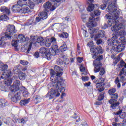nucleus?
Returning <instances> with one entry per match:
<instances>
[{
  "label": "nucleus",
  "mask_w": 126,
  "mask_h": 126,
  "mask_svg": "<svg viewBox=\"0 0 126 126\" xmlns=\"http://www.w3.org/2000/svg\"><path fill=\"white\" fill-rule=\"evenodd\" d=\"M105 34L106 32H105V31L100 30L98 33L94 35V40H98L99 38L102 39V38H104V37H105Z\"/></svg>",
  "instance_id": "obj_19"
},
{
  "label": "nucleus",
  "mask_w": 126,
  "mask_h": 126,
  "mask_svg": "<svg viewBox=\"0 0 126 126\" xmlns=\"http://www.w3.org/2000/svg\"><path fill=\"white\" fill-rule=\"evenodd\" d=\"M7 101L5 100L4 99H0V106L1 107H4L7 105Z\"/></svg>",
  "instance_id": "obj_31"
},
{
  "label": "nucleus",
  "mask_w": 126,
  "mask_h": 126,
  "mask_svg": "<svg viewBox=\"0 0 126 126\" xmlns=\"http://www.w3.org/2000/svg\"><path fill=\"white\" fill-rule=\"evenodd\" d=\"M80 70L81 72H83L82 74H84L85 75L87 74V72L85 71V67L81 65L80 67Z\"/></svg>",
  "instance_id": "obj_37"
},
{
  "label": "nucleus",
  "mask_w": 126,
  "mask_h": 126,
  "mask_svg": "<svg viewBox=\"0 0 126 126\" xmlns=\"http://www.w3.org/2000/svg\"><path fill=\"white\" fill-rule=\"evenodd\" d=\"M7 87L8 86H6V85L2 86L0 88L1 91H4V92H6V91H7Z\"/></svg>",
  "instance_id": "obj_43"
},
{
  "label": "nucleus",
  "mask_w": 126,
  "mask_h": 126,
  "mask_svg": "<svg viewBox=\"0 0 126 126\" xmlns=\"http://www.w3.org/2000/svg\"><path fill=\"white\" fill-rule=\"evenodd\" d=\"M108 5V8L106 9V11H108L109 12V6L111 5V7H113V10L114 11H116V10H119L117 9V6H116V2L114 1L113 2V1L111 0H103V4H101L100 5V8L101 9H102V10H104L107 7V4Z\"/></svg>",
  "instance_id": "obj_10"
},
{
  "label": "nucleus",
  "mask_w": 126,
  "mask_h": 126,
  "mask_svg": "<svg viewBox=\"0 0 126 126\" xmlns=\"http://www.w3.org/2000/svg\"><path fill=\"white\" fill-rule=\"evenodd\" d=\"M34 2H36V3H41L44 1V0H33Z\"/></svg>",
  "instance_id": "obj_52"
},
{
  "label": "nucleus",
  "mask_w": 126,
  "mask_h": 126,
  "mask_svg": "<svg viewBox=\"0 0 126 126\" xmlns=\"http://www.w3.org/2000/svg\"><path fill=\"white\" fill-rule=\"evenodd\" d=\"M100 20V17H97L96 18L93 16L90 17L89 19V22L87 24V27L89 28V33L92 35L91 38L94 37V34L98 32V30L95 29V26H97V22Z\"/></svg>",
  "instance_id": "obj_6"
},
{
  "label": "nucleus",
  "mask_w": 126,
  "mask_h": 126,
  "mask_svg": "<svg viewBox=\"0 0 126 126\" xmlns=\"http://www.w3.org/2000/svg\"><path fill=\"white\" fill-rule=\"evenodd\" d=\"M94 4L93 3H91L89 4V6L87 8V10L88 11H93V9H94Z\"/></svg>",
  "instance_id": "obj_33"
},
{
  "label": "nucleus",
  "mask_w": 126,
  "mask_h": 126,
  "mask_svg": "<svg viewBox=\"0 0 126 126\" xmlns=\"http://www.w3.org/2000/svg\"><path fill=\"white\" fill-rule=\"evenodd\" d=\"M28 40H29V38L25 37L22 34H20L18 36V43H24V42H26V41H28Z\"/></svg>",
  "instance_id": "obj_21"
},
{
  "label": "nucleus",
  "mask_w": 126,
  "mask_h": 126,
  "mask_svg": "<svg viewBox=\"0 0 126 126\" xmlns=\"http://www.w3.org/2000/svg\"><path fill=\"white\" fill-rule=\"evenodd\" d=\"M26 4L24 3L21 0L17 1V4L12 6V11L13 12H18L20 10V7H23Z\"/></svg>",
  "instance_id": "obj_16"
},
{
  "label": "nucleus",
  "mask_w": 126,
  "mask_h": 126,
  "mask_svg": "<svg viewBox=\"0 0 126 126\" xmlns=\"http://www.w3.org/2000/svg\"><path fill=\"white\" fill-rule=\"evenodd\" d=\"M33 0H29V5L26 4V5L23 6L22 8L20 9V10L18 11L19 13H28L31 12V9H33L35 6V3H34Z\"/></svg>",
  "instance_id": "obj_9"
},
{
  "label": "nucleus",
  "mask_w": 126,
  "mask_h": 126,
  "mask_svg": "<svg viewBox=\"0 0 126 126\" xmlns=\"http://www.w3.org/2000/svg\"><path fill=\"white\" fill-rule=\"evenodd\" d=\"M94 13L95 16H99L101 14V11L99 10H94Z\"/></svg>",
  "instance_id": "obj_45"
},
{
  "label": "nucleus",
  "mask_w": 126,
  "mask_h": 126,
  "mask_svg": "<svg viewBox=\"0 0 126 126\" xmlns=\"http://www.w3.org/2000/svg\"><path fill=\"white\" fill-rule=\"evenodd\" d=\"M109 13L105 15L106 18L108 19L107 22L108 25L107 24L104 25V29L108 27H111L113 26L111 28L112 31L113 32H118L121 28H124L125 26L123 25L122 24H119L122 20H123V17H119L120 15V11L119 10H114V8L112 7L110 5L108 6Z\"/></svg>",
  "instance_id": "obj_1"
},
{
  "label": "nucleus",
  "mask_w": 126,
  "mask_h": 126,
  "mask_svg": "<svg viewBox=\"0 0 126 126\" xmlns=\"http://www.w3.org/2000/svg\"><path fill=\"white\" fill-rule=\"evenodd\" d=\"M63 87L64 88V91H65V86H63ZM53 88L51 89L50 92H48L47 94H46V98H48L49 100H52V99H54L55 97H59L60 95H61V93H62V95L61 96V98H59L58 100L59 103H63V97L65 96V93H64V91L61 92L62 87L60 86V88L59 89V87L56 88L55 86H52Z\"/></svg>",
  "instance_id": "obj_4"
},
{
  "label": "nucleus",
  "mask_w": 126,
  "mask_h": 126,
  "mask_svg": "<svg viewBox=\"0 0 126 126\" xmlns=\"http://www.w3.org/2000/svg\"><path fill=\"white\" fill-rule=\"evenodd\" d=\"M18 77L20 80H24L26 77V75L23 72H21L18 75Z\"/></svg>",
  "instance_id": "obj_29"
},
{
  "label": "nucleus",
  "mask_w": 126,
  "mask_h": 126,
  "mask_svg": "<svg viewBox=\"0 0 126 126\" xmlns=\"http://www.w3.org/2000/svg\"><path fill=\"white\" fill-rule=\"evenodd\" d=\"M8 19V17L5 14H3L0 17V20H2V21H6Z\"/></svg>",
  "instance_id": "obj_35"
},
{
  "label": "nucleus",
  "mask_w": 126,
  "mask_h": 126,
  "mask_svg": "<svg viewBox=\"0 0 126 126\" xmlns=\"http://www.w3.org/2000/svg\"><path fill=\"white\" fill-rule=\"evenodd\" d=\"M119 82H120V80H119V78H117L115 81V83L116 84H118V83H119Z\"/></svg>",
  "instance_id": "obj_63"
},
{
  "label": "nucleus",
  "mask_w": 126,
  "mask_h": 126,
  "mask_svg": "<svg viewBox=\"0 0 126 126\" xmlns=\"http://www.w3.org/2000/svg\"><path fill=\"white\" fill-rule=\"evenodd\" d=\"M0 10L1 12H3V13H5V14H7L8 15L10 13V10L8 8H7L5 6H2L0 7Z\"/></svg>",
  "instance_id": "obj_22"
},
{
  "label": "nucleus",
  "mask_w": 126,
  "mask_h": 126,
  "mask_svg": "<svg viewBox=\"0 0 126 126\" xmlns=\"http://www.w3.org/2000/svg\"><path fill=\"white\" fill-rule=\"evenodd\" d=\"M41 18L40 17V16L37 17L35 18V21L36 22H40V21H41Z\"/></svg>",
  "instance_id": "obj_55"
},
{
  "label": "nucleus",
  "mask_w": 126,
  "mask_h": 126,
  "mask_svg": "<svg viewBox=\"0 0 126 126\" xmlns=\"http://www.w3.org/2000/svg\"><path fill=\"white\" fill-rule=\"evenodd\" d=\"M81 19L83 22H86V20H87V17L86 16V15L85 14L82 15Z\"/></svg>",
  "instance_id": "obj_47"
},
{
  "label": "nucleus",
  "mask_w": 126,
  "mask_h": 126,
  "mask_svg": "<svg viewBox=\"0 0 126 126\" xmlns=\"http://www.w3.org/2000/svg\"><path fill=\"white\" fill-rule=\"evenodd\" d=\"M119 44L120 43H118L117 45L112 46L111 47V50L114 52H117V53H121V52H123V51L125 50L126 46H125V44H121L119 45Z\"/></svg>",
  "instance_id": "obj_17"
},
{
  "label": "nucleus",
  "mask_w": 126,
  "mask_h": 126,
  "mask_svg": "<svg viewBox=\"0 0 126 126\" xmlns=\"http://www.w3.org/2000/svg\"><path fill=\"white\" fill-rule=\"evenodd\" d=\"M123 56V54H120L118 55V57L116 58H115L113 61V63L114 64V65H116L117 64V63L120 62V60H121V57Z\"/></svg>",
  "instance_id": "obj_30"
},
{
  "label": "nucleus",
  "mask_w": 126,
  "mask_h": 126,
  "mask_svg": "<svg viewBox=\"0 0 126 126\" xmlns=\"http://www.w3.org/2000/svg\"><path fill=\"white\" fill-rule=\"evenodd\" d=\"M19 119L16 118H13V122L15 123L16 124L17 123H19Z\"/></svg>",
  "instance_id": "obj_51"
},
{
  "label": "nucleus",
  "mask_w": 126,
  "mask_h": 126,
  "mask_svg": "<svg viewBox=\"0 0 126 126\" xmlns=\"http://www.w3.org/2000/svg\"><path fill=\"white\" fill-rule=\"evenodd\" d=\"M39 53L42 55H45L46 57H47V55H49L50 51L48 50L45 47H41L39 49Z\"/></svg>",
  "instance_id": "obj_24"
},
{
  "label": "nucleus",
  "mask_w": 126,
  "mask_h": 126,
  "mask_svg": "<svg viewBox=\"0 0 126 126\" xmlns=\"http://www.w3.org/2000/svg\"><path fill=\"white\" fill-rule=\"evenodd\" d=\"M13 94L14 96H12L11 101L14 103H17L18 101L21 99V96H20V91H14V90H11V92L9 94V95Z\"/></svg>",
  "instance_id": "obj_15"
},
{
  "label": "nucleus",
  "mask_w": 126,
  "mask_h": 126,
  "mask_svg": "<svg viewBox=\"0 0 126 126\" xmlns=\"http://www.w3.org/2000/svg\"><path fill=\"white\" fill-rule=\"evenodd\" d=\"M120 24H122L123 25H124V28H121L120 29H123L122 30H121L119 33L118 34V36H121L122 37H120V38H119V40H120V41H121V42H123V41H124V40H125V36H126V31H125V26H126L125 25L123 24L122 23H121ZM120 29H119V30H120Z\"/></svg>",
  "instance_id": "obj_18"
},
{
  "label": "nucleus",
  "mask_w": 126,
  "mask_h": 126,
  "mask_svg": "<svg viewBox=\"0 0 126 126\" xmlns=\"http://www.w3.org/2000/svg\"><path fill=\"white\" fill-rule=\"evenodd\" d=\"M68 48H67V45L65 44H63L60 47V50L62 53L63 52H65V51H67Z\"/></svg>",
  "instance_id": "obj_28"
},
{
  "label": "nucleus",
  "mask_w": 126,
  "mask_h": 126,
  "mask_svg": "<svg viewBox=\"0 0 126 126\" xmlns=\"http://www.w3.org/2000/svg\"><path fill=\"white\" fill-rule=\"evenodd\" d=\"M111 97L112 98V99L109 101V103H110V104H111V108L112 109L119 108V107L120 106V102H116L117 99L119 98V95L118 94H111Z\"/></svg>",
  "instance_id": "obj_11"
},
{
  "label": "nucleus",
  "mask_w": 126,
  "mask_h": 126,
  "mask_svg": "<svg viewBox=\"0 0 126 126\" xmlns=\"http://www.w3.org/2000/svg\"><path fill=\"white\" fill-rule=\"evenodd\" d=\"M105 79L103 78H99L98 79L94 81V82L95 83V86L97 89L98 90L99 92H102L105 90L104 87L105 86Z\"/></svg>",
  "instance_id": "obj_13"
},
{
  "label": "nucleus",
  "mask_w": 126,
  "mask_h": 126,
  "mask_svg": "<svg viewBox=\"0 0 126 126\" xmlns=\"http://www.w3.org/2000/svg\"><path fill=\"white\" fill-rule=\"evenodd\" d=\"M122 111L120 110V111H118L116 113V115H117V116H119V117H120V115L122 113Z\"/></svg>",
  "instance_id": "obj_59"
},
{
  "label": "nucleus",
  "mask_w": 126,
  "mask_h": 126,
  "mask_svg": "<svg viewBox=\"0 0 126 126\" xmlns=\"http://www.w3.org/2000/svg\"><path fill=\"white\" fill-rule=\"evenodd\" d=\"M34 101L36 104H38L42 101V97L40 95H36L34 97Z\"/></svg>",
  "instance_id": "obj_32"
},
{
  "label": "nucleus",
  "mask_w": 126,
  "mask_h": 126,
  "mask_svg": "<svg viewBox=\"0 0 126 126\" xmlns=\"http://www.w3.org/2000/svg\"><path fill=\"white\" fill-rule=\"evenodd\" d=\"M77 62L78 63H80L82 62V59L81 58H77Z\"/></svg>",
  "instance_id": "obj_58"
},
{
  "label": "nucleus",
  "mask_w": 126,
  "mask_h": 126,
  "mask_svg": "<svg viewBox=\"0 0 126 126\" xmlns=\"http://www.w3.org/2000/svg\"><path fill=\"white\" fill-rule=\"evenodd\" d=\"M52 48L49 49V54L46 55V58L48 61H50L52 59V56H55L56 54L59 53V47H58V44L57 43V39L55 38V42H53Z\"/></svg>",
  "instance_id": "obj_8"
},
{
  "label": "nucleus",
  "mask_w": 126,
  "mask_h": 126,
  "mask_svg": "<svg viewBox=\"0 0 126 126\" xmlns=\"http://www.w3.org/2000/svg\"><path fill=\"white\" fill-rule=\"evenodd\" d=\"M91 52L94 54V55L92 56L93 59H96V58H97L94 61V73H97V72H99V71H100L99 74L101 76L104 75L106 73V69L102 67V65L101 63V61L103 60V56L100 55L98 57V54H103L102 47L100 46L97 47L92 46L91 48Z\"/></svg>",
  "instance_id": "obj_2"
},
{
  "label": "nucleus",
  "mask_w": 126,
  "mask_h": 126,
  "mask_svg": "<svg viewBox=\"0 0 126 126\" xmlns=\"http://www.w3.org/2000/svg\"><path fill=\"white\" fill-rule=\"evenodd\" d=\"M118 126H124L122 123H118Z\"/></svg>",
  "instance_id": "obj_64"
},
{
  "label": "nucleus",
  "mask_w": 126,
  "mask_h": 126,
  "mask_svg": "<svg viewBox=\"0 0 126 126\" xmlns=\"http://www.w3.org/2000/svg\"><path fill=\"white\" fill-rule=\"evenodd\" d=\"M55 42H56V38L55 37H51L45 40L43 37H39L36 41V43L40 44V46H46V47H51Z\"/></svg>",
  "instance_id": "obj_7"
},
{
  "label": "nucleus",
  "mask_w": 126,
  "mask_h": 126,
  "mask_svg": "<svg viewBox=\"0 0 126 126\" xmlns=\"http://www.w3.org/2000/svg\"><path fill=\"white\" fill-rule=\"evenodd\" d=\"M38 16H39L41 19L44 20V19H47V18H48V13L47 12V11L44 10L41 12Z\"/></svg>",
  "instance_id": "obj_25"
},
{
  "label": "nucleus",
  "mask_w": 126,
  "mask_h": 126,
  "mask_svg": "<svg viewBox=\"0 0 126 126\" xmlns=\"http://www.w3.org/2000/svg\"><path fill=\"white\" fill-rule=\"evenodd\" d=\"M29 102H30V98H28L27 99H25L21 100L20 102V105H21V106H26L27 104L29 103Z\"/></svg>",
  "instance_id": "obj_26"
},
{
  "label": "nucleus",
  "mask_w": 126,
  "mask_h": 126,
  "mask_svg": "<svg viewBox=\"0 0 126 126\" xmlns=\"http://www.w3.org/2000/svg\"><path fill=\"white\" fill-rule=\"evenodd\" d=\"M101 104H102L101 101H96L95 103V105H101Z\"/></svg>",
  "instance_id": "obj_61"
},
{
  "label": "nucleus",
  "mask_w": 126,
  "mask_h": 126,
  "mask_svg": "<svg viewBox=\"0 0 126 126\" xmlns=\"http://www.w3.org/2000/svg\"><path fill=\"white\" fill-rule=\"evenodd\" d=\"M28 121L27 118H22L19 121V124H21L23 126L25 124H26V122Z\"/></svg>",
  "instance_id": "obj_36"
},
{
  "label": "nucleus",
  "mask_w": 126,
  "mask_h": 126,
  "mask_svg": "<svg viewBox=\"0 0 126 126\" xmlns=\"http://www.w3.org/2000/svg\"><path fill=\"white\" fill-rule=\"evenodd\" d=\"M60 37H61V38H65L66 39V38L68 37V33H67V32H63L60 35Z\"/></svg>",
  "instance_id": "obj_40"
},
{
  "label": "nucleus",
  "mask_w": 126,
  "mask_h": 126,
  "mask_svg": "<svg viewBox=\"0 0 126 126\" xmlns=\"http://www.w3.org/2000/svg\"><path fill=\"white\" fill-rule=\"evenodd\" d=\"M82 30L83 31V34L84 37H88V34L87 32L86 31V28H84V29H82Z\"/></svg>",
  "instance_id": "obj_42"
},
{
  "label": "nucleus",
  "mask_w": 126,
  "mask_h": 126,
  "mask_svg": "<svg viewBox=\"0 0 126 126\" xmlns=\"http://www.w3.org/2000/svg\"><path fill=\"white\" fill-rule=\"evenodd\" d=\"M19 86H20V81L16 80L11 87V90H14V91H20Z\"/></svg>",
  "instance_id": "obj_20"
},
{
  "label": "nucleus",
  "mask_w": 126,
  "mask_h": 126,
  "mask_svg": "<svg viewBox=\"0 0 126 126\" xmlns=\"http://www.w3.org/2000/svg\"><path fill=\"white\" fill-rule=\"evenodd\" d=\"M102 40L98 39L96 41V44H97V45H100V44H102Z\"/></svg>",
  "instance_id": "obj_57"
},
{
  "label": "nucleus",
  "mask_w": 126,
  "mask_h": 126,
  "mask_svg": "<svg viewBox=\"0 0 126 126\" xmlns=\"http://www.w3.org/2000/svg\"><path fill=\"white\" fill-rule=\"evenodd\" d=\"M23 95L24 97H25L26 98H27V97H29L30 95V93L28 92L26 90L24 91L23 92Z\"/></svg>",
  "instance_id": "obj_39"
},
{
  "label": "nucleus",
  "mask_w": 126,
  "mask_h": 126,
  "mask_svg": "<svg viewBox=\"0 0 126 126\" xmlns=\"http://www.w3.org/2000/svg\"><path fill=\"white\" fill-rule=\"evenodd\" d=\"M119 32H116L113 33L112 39L109 38L107 40V44L108 46L114 47L120 43V41L118 40V34Z\"/></svg>",
  "instance_id": "obj_12"
},
{
  "label": "nucleus",
  "mask_w": 126,
  "mask_h": 126,
  "mask_svg": "<svg viewBox=\"0 0 126 126\" xmlns=\"http://www.w3.org/2000/svg\"><path fill=\"white\" fill-rule=\"evenodd\" d=\"M91 84V82H89L88 83H86L84 84V86H85V87H89V86H90Z\"/></svg>",
  "instance_id": "obj_53"
},
{
  "label": "nucleus",
  "mask_w": 126,
  "mask_h": 126,
  "mask_svg": "<svg viewBox=\"0 0 126 126\" xmlns=\"http://www.w3.org/2000/svg\"><path fill=\"white\" fill-rule=\"evenodd\" d=\"M12 83V79H6L4 81L5 85H6V86H7L8 87L9 86V85H10Z\"/></svg>",
  "instance_id": "obj_34"
},
{
  "label": "nucleus",
  "mask_w": 126,
  "mask_h": 126,
  "mask_svg": "<svg viewBox=\"0 0 126 126\" xmlns=\"http://www.w3.org/2000/svg\"><path fill=\"white\" fill-rule=\"evenodd\" d=\"M82 80L83 81H88L89 80V78L88 76H82Z\"/></svg>",
  "instance_id": "obj_50"
},
{
  "label": "nucleus",
  "mask_w": 126,
  "mask_h": 126,
  "mask_svg": "<svg viewBox=\"0 0 126 126\" xmlns=\"http://www.w3.org/2000/svg\"><path fill=\"white\" fill-rule=\"evenodd\" d=\"M121 78H120V80H121V81H124L125 80V76H120Z\"/></svg>",
  "instance_id": "obj_60"
},
{
  "label": "nucleus",
  "mask_w": 126,
  "mask_h": 126,
  "mask_svg": "<svg viewBox=\"0 0 126 126\" xmlns=\"http://www.w3.org/2000/svg\"><path fill=\"white\" fill-rule=\"evenodd\" d=\"M14 33H16L15 27L13 25H8L7 26L6 32L5 33V36H2L1 38H0V46L4 47V46H5V42L4 41L10 40L11 37H12V35H13Z\"/></svg>",
  "instance_id": "obj_5"
},
{
  "label": "nucleus",
  "mask_w": 126,
  "mask_h": 126,
  "mask_svg": "<svg viewBox=\"0 0 126 126\" xmlns=\"http://www.w3.org/2000/svg\"><path fill=\"white\" fill-rule=\"evenodd\" d=\"M86 0L88 3H89V4L94 2V0Z\"/></svg>",
  "instance_id": "obj_56"
},
{
  "label": "nucleus",
  "mask_w": 126,
  "mask_h": 126,
  "mask_svg": "<svg viewBox=\"0 0 126 126\" xmlns=\"http://www.w3.org/2000/svg\"><path fill=\"white\" fill-rule=\"evenodd\" d=\"M13 47H17L18 46V39L17 40H13L12 43Z\"/></svg>",
  "instance_id": "obj_46"
},
{
  "label": "nucleus",
  "mask_w": 126,
  "mask_h": 126,
  "mask_svg": "<svg viewBox=\"0 0 126 126\" xmlns=\"http://www.w3.org/2000/svg\"><path fill=\"white\" fill-rule=\"evenodd\" d=\"M104 94H105V93L103 92L101 93L100 95L98 96L97 100L98 101H102L104 99Z\"/></svg>",
  "instance_id": "obj_38"
},
{
  "label": "nucleus",
  "mask_w": 126,
  "mask_h": 126,
  "mask_svg": "<svg viewBox=\"0 0 126 126\" xmlns=\"http://www.w3.org/2000/svg\"><path fill=\"white\" fill-rule=\"evenodd\" d=\"M34 56L36 59H38V58H39V57H40V55L39 54V53L38 52H35L34 53Z\"/></svg>",
  "instance_id": "obj_54"
},
{
  "label": "nucleus",
  "mask_w": 126,
  "mask_h": 126,
  "mask_svg": "<svg viewBox=\"0 0 126 126\" xmlns=\"http://www.w3.org/2000/svg\"><path fill=\"white\" fill-rule=\"evenodd\" d=\"M13 71L14 74H16L17 72L19 71V69H18V68L17 66H16L13 69Z\"/></svg>",
  "instance_id": "obj_49"
},
{
  "label": "nucleus",
  "mask_w": 126,
  "mask_h": 126,
  "mask_svg": "<svg viewBox=\"0 0 126 126\" xmlns=\"http://www.w3.org/2000/svg\"><path fill=\"white\" fill-rule=\"evenodd\" d=\"M123 125L125 126H126V119H124L122 122Z\"/></svg>",
  "instance_id": "obj_62"
},
{
  "label": "nucleus",
  "mask_w": 126,
  "mask_h": 126,
  "mask_svg": "<svg viewBox=\"0 0 126 126\" xmlns=\"http://www.w3.org/2000/svg\"><path fill=\"white\" fill-rule=\"evenodd\" d=\"M117 66L119 68H126V63L122 60Z\"/></svg>",
  "instance_id": "obj_27"
},
{
  "label": "nucleus",
  "mask_w": 126,
  "mask_h": 126,
  "mask_svg": "<svg viewBox=\"0 0 126 126\" xmlns=\"http://www.w3.org/2000/svg\"><path fill=\"white\" fill-rule=\"evenodd\" d=\"M1 67V70H2V71H4L1 76V78H2V79L5 80L7 79V78H8V77L10 76V75L11 74V71L6 70L8 67L7 64H3Z\"/></svg>",
  "instance_id": "obj_14"
},
{
  "label": "nucleus",
  "mask_w": 126,
  "mask_h": 126,
  "mask_svg": "<svg viewBox=\"0 0 126 126\" xmlns=\"http://www.w3.org/2000/svg\"><path fill=\"white\" fill-rule=\"evenodd\" d=\"M126 75V68H122V70L120 71L119 74L120 76H122V75Z\"/></svg>",
  "instance_id": "obj_41"
},
{
  "label": "nucleus",
  "mask_w": 126,
  "mask_h": 126,
  "mask_svg": "<svg viewBox=\"0 0 126 126\" xmlns=\"http://www.w3.org/2000/svg\"><path fill=\"white\" fill-rule=\"evenodd\" d=\"M20 63L21 64H23V65H27V64H28V62L24 60L20 61Z\"/></svg>",
  "instance_id": "obj_48"
},
{
  "label": "nucleus",
  "mask_w": 126,
  "mask_h": 126,
  "mask_svg": "<svg viewBox=\"0 0 126 126\" xmlns=\"http://www.w3.org/2000/svg\"><path fill=\"white\" fill-rule=\"evenodd\" d=\"M116 92V89L115 88H113L109 90L108 93L109 95H112Z\"/></svg>",
  "instance_id": "obj_44"
},
{
  "label": "nucleus",
  "mask_w": 126,
  "mask_h": 126,
  "mask_svg": "<svg viewBox=\"0 0 126 126\" xmlns=\"http://www.w3.org/2000/svg\"><path fill=\"white\" fill-rule=\"evenodd\" d=\"M54 71L53 69H51L50 79L51 80L52 86H55V87H58V89H60V86L61 87V92H63L64 91V87L65 84L63 83V78L61 77L63 75V68L58 65H55L54 66Z\"/></svg>",
  "instance_id": "obj_3"
},
{
  "label": "nucleus",
  "mask_w": 126,
  "mask_h": 126,
  "mask_svg": "<svg viewBox=\"0 0 126 126\" xmlns=\"http://www.w3.org/2000/svg\"><path fill=\"white\" fill-rule=\"evenodd\" d=\"M35 40L36 39H35V36H31V41L32 42L30 43L29 48L27 51V54H29V52H30V51H31V49L32 48V44H34Z\"/></svg>",
  "instance_id": "obj_23"
}]
</instances>
